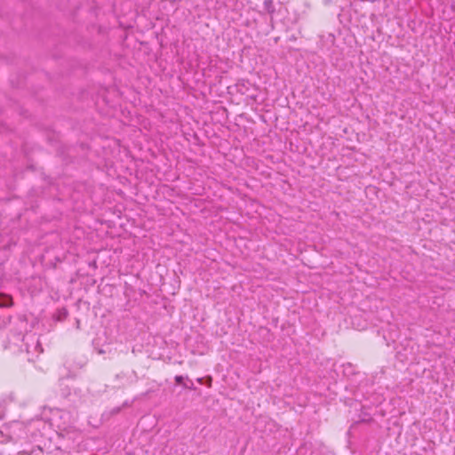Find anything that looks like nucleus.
Masks as SVG:
<instances>
[{"instance_id": "6", "label": "nucleus", "mask_w": 455, "mask_h": 455, "mask_svg": "<svg viewBox=\"0 0 455 455\" xmlns=\"http://www.w3.org/2000/svg\"><path fill=\"white\" fill-rule=\"evenodd\" d=\"M175 379V382H176L177 384H182V383H183V380H184V377H183V376H181V375H177V376H175V379Z\"/></svg>"}, {"instance_id": "4", "label": "nucleus", "mask_w": 455, "mask_h": 455, "mask_svg": "<svg viewBox=\"0 0 455 455\" xmlns=\"http://www.w3.org/2000/svg\"><path fill=\"white\" fill-rule=\"evenodd\" d=\"M212 377H210V376H209V377H207V378H197V379H196L197 383H199V384H201V385L205 384V385H207L208 387H211V385H212Z\"/></svg>"}, {"instance_id": "1", "label": "nucleus", "mask_w": 455, "mask_h": 455, "mask_svg": "<svg viewBox=\"0 0 455 455\" xmlns=\"http://www.w3.org/2000/svg\"><path fill=\"white\" fill-rule=\"evenodd\" d=\"M23 341L25 342L26 351L28 355L37 356L43 352L41 344L35 334H28L24 336Z\"/></svg>"}, {"instance_id": "7", "label": "nucleus", "mask_w": 455, "mask_h": 455, "mask_svg": "<svg viewBox=\"0 0 455 455\" xmlns=\"http://www.w3.org/2000/svg\"><path fill=\"white\" fill-rule=\"evenodd\" d=\"M120 411V408H116L113 410V413H118Z\"/></svg>"}, {"instance_id": "3", "label": "nucleus", "mask_w": 455, "mask_h": 455, "mask_svg": "<svg viewBox=\"0 0 455 455\" xmlns=\"http://www.w3.org/2000/svg\"><path fill=\"white\" fill-rule=\"evenodd\" d=\"M12 306V296L0 293V307H9Z\"/></svg>"}, {"instance_id": "2", "label": "nucleus", "mask_w": 455, "mask_h": 455, "mask_svg": "<svg viewBox=\"0 0 455 455\" xmlns=\"http://www.w3.org/2000/svg\"><path fill=\"white\" fill-rule=\"evenodd\" d=\"M49 411L52 414V418L44 417L41 419H36L33 420V423L38 424V425H43V428H44L46 427L47 422H50L51 424H53L52 421L56 422L55 417H57V416L60 417V419L69 417V413L67 411H60L57 409L56 410L50 409Z\"/></svg>"}, {"instance_id": "5", "label": "nucleus", "mask_w": 455, "mask_h": 455, "mask_svg": "<svg viewBox=\"0 0 455 455\" xmlns=\"http://www.w3.org/2000/svg\"><path fill=\"white\" fill-rule=\"evenodd\" d=\"M183 386H184L185 388H188V389H191V390H195L196 389L193 381L191 379H188V381L183 384Z\"/></svg>"}]
</instances>
